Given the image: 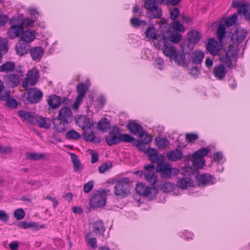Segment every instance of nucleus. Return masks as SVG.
<instances>
[{"instance_id": "1", "label": "nucleus", "mask_w": 250, "mask_h": 250, "mask_svg": "<svg viewBox=\"0 0 250 250\" xmlns=\"http://www.w3.org/2000/svg\"><path fill=\"white\" fill-rule=\"evenodd\" d=\"M247 32L243 30H236L234 33H233L231 37L232 44H229L228 49L225 54L220 57V61L222 62L221 65L231 69L232 67L233 61H236L237 54L240 49H238V44L241 43L245 39Z\"/></svg>"}, {"instance_id": "2", "label": "nucleus", "mask_w": 250, "mask_h": 250, "mask_svg": "<svg viewBox=\"0 0 250 250\" xmlns=\"http://www.w3.org/2000/svg\"><path fill=\"white\" fill-rule=\"evenodd\" d=\"M122 130L117 126L112 127L108 136L105 138L107 144L109 146L120 144L122 142L132 143L135 139L127 134H122Z\"/></svg>"}, {"instance_id": "3", "label": "nucleus", "mask_w": 250, "mask_h": 250, "mask_svg": "<svg viewBox=\"0 0 250 250\" xmlns=\"http://www.w3.org/2000/svg\"><path fill=\"white\" fill-rule=\"evenodd\" d=\"M155 166L154 164H149L144 166L143 170H138L134 172V174L140 177L144 176L145 180L152 185H154L157 181V175L155 173Z\"/></svg>"}, {"instance_id": "4", "label": "nucleus", "mask_w": 250, "mask_h": 250, "mask_svg": "<svg viewBox=\"0 0 250 250\" xmlns=\"http://www.w3.org/2000/svg\"><path fill=\"white\" fill-rule=\"evenodd\" d=\"M156 171L159 173L163 178L169 179L179 173V169L173 167L171 164L165 161L157 166Z\"/></svg>"}, {"instance_id": "5", "label": "nucleus", "mask_w": 250, "mask_h": 250, "mask_svg": "<svg viewBox=\"0 0 250 250\" xmlns=\"http://www.w3.org/2000/svg\"><path fill=\"white\" fill-rule=\"evenodd\" d=\"M110 192V190L104 189L98 191L93 195L90 200V205L92 208H99L104 207L106 203V195Z\"/></svg>"}, {"instance_id": "6", "label": "nucleus", "mask_w": 250, "mask_h": 250, "mask_svg": "<svg viewBox=\"0 0 250 250\" xmlns=\"http://www.w3.org/2000/svg\"><path fill=\"white\" fill-rule=\"evenodd\" d=\"M9 23L11 26L7 32L9 38L13 39L19 37L24 29L22 26V23L18 21V17L13 16L11 18L9 21Z\"/></svg>"}, {"instance_id": "7", "label": "nucleus", "mask_w": 250, "mask_h": 250, "mask_svg": "<svg viewBox=\"0 0 250 250\" xmlns=\"http://www.w3.org/2000/svg\"><path fill=\"white\" fill-rule=\"evenodd\" d=\"M144 7L148 11L149 17L150 19L161 18L162 15V10L158 6L156 0H145Z\"/></svg>"}, {"instance_id": "8", "label": "nucleus", "mask_w": 250, "mask_h": 250, "mask_svg": "<svg viewBox=\"0 0 250 250\" xmlns=\"http://www.w3.org/2000/svg\"><path fill=\"white\" fill-rule=\"evenodd\" d=\"M115 195L117 196L125 197L130 194L129 180L123 178L118 181L114 187Z\"/></svg>"}, {"instance_id": "9", "label": "nucleus", "mask_w": 250, "mask_h": 250, "mask_svg": "<svg viewBox=\"0 0 250 250\" xmlns=\"http://www.w3.org/2000/svg\"><path fill=\"white\" fill-rule=\"evenodd\" d=\"M136 192L141 196L152 198L158 193V189L154 187L146 186L143 183H138L136 186Z\"/></svg>"}, {"instance_id": "10", "label": "nucleus", "mask_w": 250, "mask_h": 250, "mask_svg": "<svg viewBox=\"0 0 250 250\" xmlns=\"http://www.w3.org/2000/svg\"><path fill=\"white\" fill-rule=\"evenodd\" d=\"M157 45L159 48L162 47V50L164 55L169 57L170 60L172 61V57L175 54L176 50L168 41L166 36L161 39V42H158Z\"/></svg>"}, {"instance_id": "11", "label": "nucleus", "mask_w": 250, "mask_h": 250, "mask_svg": "<svg viewBox=\"0 0 250 250\" xmlns=\"http://www.w3.org/2000/svg\"><path fill=\"white\" fill-rule=\"evenodd\" d=\"M21 75L14 73L6 74L3 76V81L7 87L14 88L20 84V76Z\"/></svg>"}, {"instance_id": "12", "label": "nucleus", "mask_w": 250, "mask_h": 250, "mask_svg": "<svg viewBox=\"0 0 250 250\" xmlns=\"http://www.w3.org/2000/svg\"><path fill=\"white\" fill-rule=\"evenodd\" d=\"M40 75L38 71L33 68L28 71L24 80L22 81V86L23 88L27 89L28 86H33L35 85L39 79Z\"/></svg>"}, {"instance_id": "13", "label": "nucleus", "mask_w": 250, "mask_h": 250, "mask_svg": "<svg viewBox=\"0 0 250 250\" xmlns=\"http://www.w3.org/2000/svg\"><path fill=\"white\" fill-rule=\"evenodd\" d=\"M42 92L36 87L30 88L27 93L26 104H37L40 102L42 99Z\"/></svg>"}, {"instance_id": "14", "label": "nucleus", "mask_w": 250, "mask_h": 250, "mask_svg": "<svg viewBox=\"0 0 250 250\" xmlns=\"http://www.w3.org/2000/svg\"><path fill=\"white\" fill-rule=\"evenodd\" d=\"M56 120H60L66 124L72 121V113L70 109L66 106L62 107L59 112L58 116Z\"/></svg>"}, {"instance_id": "15", "label": "nucleus", "mask_w": 250, "mask_h": 250, "mask_svg": "<svg viewBox=\"0 0 250 250\" xmlns=\"http://www.w3.org/2000/svg\"><path fill=\"white\" fill-rule=\"evenodd\" d=\"M233 6L238 8L239 14L243 15L250 22V4L238 1L234 3Z\"/></svg>"}, {"instance_id": "16", "label": "nucleus", "mask_w": 250, "mask_h": 250, "mask_svg": "<svg viewBox=\"0 0 250 250\" xmlns=\"http://www.w3.org/2000/svg\"><path fill=\"white\" fill-rule=\"evenodd\" d=\"M144 138V141H136L133 142V145L138 147V149L148 154V151L150 150L151 148H148L147 144L152 141L151 136L148 133H146Z\"/></svg>"}, {"instance_id": "17", "label": "nucleus", "mask_w": 250, "mask_h": 250, "mask_svg": "<svg viewBox=\"0 0 250 250\" xmlns=\"http://www.w3.org/2000/svg\"><path fill=\"white\" fill-rule=\"evenodd\" d=\"M18 114L22 122H26L32 125H35L37 123V119L34 112L20 110L18 111Z\"/></svg>"}, {"instance_id": "18", "label": "nucleus", "mask_w": 250, "mask_h": 250, "mask_svg": "<svg viewBox=\"0 0 250 250\" xmlns=\"http://www.w3.org/2000/svg\"><path fill=\"white\" fill-rule=\"evenodd\" d=\"M126 127L131 133L138 135L140 138L144 137L146 133L143 127L134 121H129L126 125Z\"/></svg>"}, {"instance_id": "19", "label": "nucleus", "mask_w": 250, "mask_h": 250, "mask_svg": "<svg viewBox=\"0 0 250 250\" xmlns=\"http://www.w3.org/2000/svg\"><path fill=\"white\" fill-rule=\"evenodd\" d=\"M198 185L200 187H205L214 183V177L208 173L199 174L196 176Z\"/></svg>"}, {"instance_id": "20", "label": "nucleus", "mask_w": 250, "mask_h": 250, "mask_svg": "<svg viewBox=\"0 0 250 250\" xmlns=\"http://www.w3.org/2000/svg\"><path fill=\"white\" fill-rule=\"evenodd\" d=\"M147 155L152 164H156L158 166L165 161L163 157L160 155L158 151L154 148H150V150L148 151Z\"/></svg>"}, {"instance_id": "21", "label": "nucleus", "mask_w": 250, "mask_h": 250, "mask_svg": "<svg viewBox=\"0 0 250 250\" xmlns=\"http://www.w3.org/2000/svg\"><path fill=\"white\" fill-rule=\"evenodd\" d=\"M67 98H64L63 101H62L61 98L56 95L50 96L48 100L47 103L48 105L53 109H56L58 108L61 104L62 103H65L66 101H67Z\"/></svg>"}, {"instance_id": "22", "label": "nucleus", "mask_w": 250, "mask_h": 250, "mask_svg": "<svg viewBox=\"0 0 250 250\" xmlns=\"http://www.w3.org/2000/svg\"><path fill=\"white\" fill-rule=\"evenodd\" d=\"M157 32L153 26H149L145 32L146 37L147 38L161 42V39L165 36L164 34L157 35Z\"/></svg>"}, {"instance_id": "23", "label": "nucleus", "mask_w": 250, "mask_h": 250, "mask_svg": "<svg viewBox=\"0 0 250 250\" xmlns=\"http://www.w3.org/2000/svg\"><path fill=\"white\" fill-rule=\"evenodd\" d=\"M29 53L33 61L39 62L43 56L44 50L41 46H35L30 48Z\"/></svg>"}, {"instance_id": "24", "label": "nucleus", "mask_w": 250, "mask_h": 250, "mask_svg": "<svg viewBox=\"0 0 250 250\" xmlns=\"http://www.w3.org/2000/svg\"><path fill=\"white\" fill-rule=\"evenodd\" d=\"M166 156L169 161L176 162L183 158V153L180 149L177 148L174 150L168 151Z\"/></svg>"}, {"instance_id": "25", "label": "nucleus", "mask_w": 250, "mask_h": 250, "mask_svg": "<svg viewBox=\"0 0 250 250\" xmlns=\"http://www.w3.org/2000/svg\"><path fill=\"white\" fill-rule=\"evenodd\" d=\"M20 36L22 42L29 44L35 39L36 34L35 31L33 30H26L24 31L23 30Z\"/></svg>"}, {"instance_id": "26", "label": "nucleus", "mask_w": 250, "mask_h": 250, "mask_svg": "<svg viewBox=\"0 0 250 250\" xmlns=\"http://www.w3.org/2000/svg\"><path fill=\"white\" fill-rule=\"evenodd\" d=\"M15 50L17 54L19 56H23L27 54L30 50V45L25 42H19L17 43Z\"/></svg>"}, {"instance_id": "27", "label": "nucleus", "mask_w": 250, "mask_h": 250, "mask_svg": "<svg viewBox=\"0 0 250 250\" xmlns=\"http://www.w3.org/2000/svg\"><path fill=\"white\" fill-rule=\"evenodd\" d=\"M227 69L223 65H219L214 67L213 73L214 76L219 80H223L226 75Z\"/></svg>"}, {"instance_id": "28", "label": "nucleus", "mask_w": 250, "mask_h": 250, "mask_svg": "<svg viewBox=\"0 0 250 250\" xmlns=\"http://www.w3.org/2000/svg\"><path fill=\"white\" fill-rule=\"evenodd\" d=\"M16 68L15 63L12 61H6L0 65V72L11 73L14 71Z\"/></svg>"}, {"instance_id": "29", "label": "nucleus", "mask_w": 250, "mask_h": 250, "mask_svg": "<svg viewBox=\"0 0 250 250\" xmlns=\"http://www.w3.org/2000/svg\"><path fill=\"white\" fill-rule=\"evenodd\" d=\"M185 56L186 55L183 52L178 53L176 51L175 54L172 57V61H174L178 65L188 66V64L185 62Z\"/></svg>"}, {"instance_id": "30", "label": "nucleus", "mask_w": 250, "mask_h": 250, "mask_svg": "<svg viewBox=\"0 0 250 250\" xmlns=\"http://www.w3.org/2000/svg\"><path fill=\"white\" fill-rule=\"evenodd\" d=\"M205 57L203 52L199 50L194 51L191 55V60L193 64L198 65L202 63Z\"/></svg>"}, {"instance_id": "31", "label": "nucleus", "mask_w": 250, "mask_h": 250, "mask_svg": "<svg viewBox=\"0 0 250 250\" xmlns=\"http://www.w3.org/2000/svg\"><path fill=\"white\" fill-rule=\"evenodd\" d=\"M202 37L200 33L196 30H191L188 34V42L192 44H197Z\"/></svg>"}, {"instance_id": "32", "label": "nucleus", "mask_w": 250, "mask_h": 250, "mask_svg": "<svg viewBox=\"0 0 250 250\" xmlns=\"http://www.w3.org/2000/svg\"><path fill=\"white\" fill-rule=\"evenodd\" d=\"M110 126V122L106 118H104L100 120L97 125V129L102 132L105 133L107 132Z\"/></svg>"}, {"instance_id": "33", "label": "nucleus", "mask_w": 250, "mask_h": 250, "mask_svg": "<svg viewBox=\"0 0 250 250\" xmlns=\"http://www.w3.org/2000/svg\"><path fill=\"white\" fill-rule=\"evenodd\" d=\"M93 232L98 235H102L105 231V228L104 222L102 220L95 221L93 224Z\"/></svg>"}, {"instance_id": "34", "label": "nucleus", "mask_w": 250, "mask_h": 250, "mask_svg": "<svg viewBox=\"0 0 250 250\" xmlns=\"http://www.w3.org/2000/svg\"><path fill=\"white\" fill-rule=\"evenodd\" d=\"M88 87L84 83H80L77 84L76 91L78 93L77 97L83 99L88 91Z\"/></svg>"}, {"instance_id": "35", "label": "nucleus", "mask_w": 250, "mask_h": 250, "mask_svg": "<svg viewBox=\"0 0 250 250\" xmlns=\"http://www.w3.org/2000/svg\"><path fill=\"white\" fill-rule=\"evenodd\" d=\"M70 156L72 162L73 164L74 170L75 172L80 171L82 169L83 167H82L80 161L78 158L77 156L74 153H71Z\"/></svg>"}, {"instance_id": "36", "label": "nucleus", "mask_w": 250, "mask_h": 250, "mask_svg": "<svg viewBox=\"0 0 250 250\" xmlns=\"http://www.w3.org/2000/svg\"><path fill=\"white\" fill-rule=\"evenodd\" d=\"M83 138L86 142H93L94 143H100L101 140L100 138H95L94 132H84Z\"/></svg>"}, {"instance_id": "37", "label": "nucleus", "mask_w": 250, "mask_h": 250, "mask_svg": "<svg viewBox=\"0 0 250 250\" xmlns=\"http://www.w3.org/2000/svg\"><path fill=\"white\" fill-rule=\"evenodd\" d=\"M170 27L175 31L184 33L185 31V28L183 24L180 23L179 21H174L170 24Z\"/></svg>"}, {"instance_id": "38", "label": "nucleus", "mask_w": 250, "mask_h": 250, "mask_svg": "<svg viewBox=\"0 0 250 250\" xmlns=\"http://www.w3.org/2000/svg\"><path fill=\"white\" fill-rule=\"evenodd\" d=\"M226 28L224 24H220L217 30V36L220 42H222L226 36Z\"/></svg>"}, {"instance_id": "39", "label": "nucleus", "mask_w": 250, "mask_h": 250, "mask_svg": "<svg viewBox=\"0 0 250 250\" xmlns=\"http://www.w3.org/2000/svg\"><path fill=\"white\" fill-rule=\"evenodd\" d=\"M26 158L28 160L38 161L42 159L44 157V154L43 153H29L27 152L25 154Z\"/></svg>"}, {"instance_id": "40", "label": "nucleus", "mask_w": 250, "mask_h": 250, "mask_svg": "<svg viewBox=\"0 0 250 250\" xmlns=\"http://www.w3.org/2000/svg\"><path fill=\"white\" fill-rule=\"evenodd\" d=\"M37 123L41 128H49L51 125V123L49 119H47L43 117H41L39 119H37Z\"/></svg>"}, {"instance_id": "41", "label": "nucleus", "mask_w": 250, "mask_h": 250, "mask_svg": "<svg viewBox=\"0 0 250 250\" xmlns=\"http://www.w3.org/2000/svg\"><path fill=\"white\" fill-rule=\"evenodd\" d=\"M209 152V150L208 147H202L195 152H194L192 156L198 157L201 159H204V157L207 156Z\"/></svg>"}, {"instance_id": "42", "label": "nucleus", "mask_w": 250, "mask_h": 250, "mask_svg": "<svg viewBox=\"0 0 250 250\" xmlns=\"http://www.w3.org/2000/svg\"><path fill=\"white\" fill-rule=\"evenodd\" d=\"M192 157L193 166L196 168H202L205 165V159L192 156Z\"/></svg>"}, {"instance_id": "43", "label": "nucleus", "mask_w": 250, "mask_h": 250, "mask_svg": "<svg viewBox=\"0 0 250 250\" xmlns=\"http://www.w3.org/2000/svg\"><path fill=\"white\" fill-rule=\"evenodd\" d=\"M156 145L160 148H164L169 145V141L167 138H160L155 139Z\"/></svg>"}, {"instance_id": "44", "label": "nucleus", "mask_w": 250, "mask_h": 250, "mask_svg": "<svg viewBox=\"0 0 250 250\" xmlns=\"http://www.w3.org/2000/svg\"><path fill=\"white\" fill-rule=\"evenodd\" d=\"M54 128L57 132L59 133H62L67 129L66 124L62 121L59 124H57L55 122L53 123Z\"/></svg>"}, {"instance_id": "45", "label": "nucleus", "mask_w": 250, "mask_h": 250, "mask_svg": "<svg viewBox=\"0 0 250 250\" xmlns=\"http://www.w3.org/2000/svg\"><path fill=\"white\" fill-rule=\"evenodd\" d=\"M18 17V21L20 23H22V26L23 27V29H24L25 27H27L28 26H31L34 22V21L33 20L31 19L30 18H26L25 19H22L21 17Z\"/></svg>"}, {"instance_id": "46", "label": "nucleus", "mask_w": 250, "mask_h": 250, "mask_svg": "<svg viewBox=\"0 0 250 250\" xmlns=\"http://www.w3.org/2000/svg\"><path fill=\"white\" fill-rule=\"evenodd\" d=\"M131 25L134 28H137L142 25H145L146 23L145 21L139 20L136 17L132 18L130 20Z\"/></svg>"}, {"instance_id": "47", "label": "nucleus", "mask_w": 250, "mask_h": 250, "mask_svg": "<svg viewBox=\"0 0 250 250\" xmlns=\"http://www.w3.org/2000/svg\"><path fill=\"white\" fill-rule=\"evenodd\" d=\"M216 42L213 39L210 38L206 44L207 50L210 53H213L216 47Z\"/></svg>"}, {"instance_id": "48", "label": "nucleus", "mask_w": 250, "mask_h": 250, "mask_svg": "<svg viewBox=\"0 0 250 250\" xmlns=\"http://www.w3.org/2000/svg\"><path fill=\"white\" fill-rule=\"evenodd\" d=\"M65 137L68 139L77 140L80 138V134L74 130L68 131L65 134Z\"/></svg>"}, {"instance_id": "49", "label": "nucleus", "mask_w": 250, "mask_h": 250, "mask_svg": "<svg viewBox=\"0 0 250 250\" xmlns=\"http://www.w3.org/2000/svg\"><path fill=\"white\" fill-rule=\"evenodd\" d=\"M190 180L188 178L179 179L177 182L178 187L181 189H186L189 185Z\"/></svg>"}, {"instance_id": "50", "label": "nucleus", "mask_w": 250, "mask_h": 250, "mask_svg": "<svg viewBox=\"0 0 250 250\" xmlns=\"http://www.w3.org/2000/svg\"><path fill=\"white\" fill-rule=\"evenodd\" d=\"M169 12L170 18L173 21H176L180 14V9L177 7H174L172 9H170Z\"/></svg>"}, {"instance_id": "51", "label": "nucleus", "mask_w": 250, "mask_h": 250, "mask_svg": "<svg viewBox=\"0 0 250 250\" xmlns=\"http://www.w3.org/2000/svg\"><path fill=\"white\" fill-rule=\"evenodd\" d=\"M182 40V35L179 33H173L170 35L168 41L173 43H179Z\"/></svg>"}, {"instance_id": "52", "label": "nucleus", "mask_w": 250, "mask_h": 250, "mask_svg": "<svg viewBox=\"0 0 250 250\" xmlns=\"http://www.w3.org/2000/svg\"><path fill=\"white\" fill-rule=\"evenodd\" d=\"M14 215L17 220H20L24 217L25 213L22 208H18L15 211Z\"/></svg>"}, {"instance_id": "53", "label": "nucleus", "mask_w": 250, "mask_h": 250, "mask_svg": "<svg viewBox=\"0 0 250 250\" xmlns=\"http://www.w3.org/2000/svg\"><path fill=\"white\" fill-rule=\"evenodd\" d=\"M237 18V15L236 14H234L232 16L228 17L226 21V25L228 27L232 26L236 22Z\"/></svg>"}, {"instance_id": "54", "label": "nucleus", "mask_w": 250, "mask_h": 250, "mask_svg": "<svg viewBox=\"0 0 250 250\" xmlns=\"http://www.w3.org/2000/svg\"><path fill=\"white\" fill-rule=\"evenodd\" d=\"M199 136L195 133H187L186 134V140L188 143H193L198 140Z\"/></svg>"}, {"instance_id": "55", "label": "nucleus", "mask_w": 250, "mask_h": 250, "mask_svg": "<svg viewBox=\"0 0 250 250\" xmlns=\"http://www.w3.org/2000/svg\"><path fill=\"white\" fill-rule=\"evenodd\" d=\"M112 167V163H105L103 164V165L100 166L99 167V171L100 173H103L105 172L106 170L109 169Z\"/></svg>"}, {"instance_id": "56", "label": "nucleus", "mask_w": 250, "mask_h": 250, "mask_svg": "<svg viewBox=\"0 0 250 250\" xmlns=\"http://www.w3.org/2000/svg\"><path fill=\"white\" fill-rule=\"evenodd\" d=\"M18 227L20 228L26 229L35 226V223H27L24 221L20 222L18 223Z\"/></svg>"}, {"instance_id": "57", "label": "nucleus", "mask_w": 250, "mask_h": 250, "mask_svg": "<svg viewBox=\"0 0 250 250\" xmlns=\"http://www.w3.org/2000/svg\"><path fill=\"white\" fill-rule=\"evenodd\" d=\"M6 104L8 107L12 108H16L17 106L16 100L10 97L6 101Z\"/></svg>"}, {"instance_id": "58", "label": "nucleus", "mask_w": 250, "mask_h": 250, "mask_svg": "<svg viewBox=\"0 0 250 250\" xmlns=\"http://www.w3.org/2000/svg\"><path fill=\"white\" fill-rule=\"evenodd\" d=\"M94 186L93 182L91 181L85 184L83 186V190L85 193L89 192Z\"/></svg>"}, {"instance_id": "59", "label": "nucleus", "mask_w": 250, "mask_h": 250, "mask_svg": "<svg viewBox=\"0 0 250 250\" xmlns=\"http://www.w3.org/2000/svg\"><path fill=\"white\" fill-rule=\"evenodd\" d=\"M173 188V185L170 182L165 183L162 187L163 189L166 192L171 191Z\"/></svg>"}, {"instance_id": "60", "label": "nucleus", "mask_w": 250, "mask_h": 250, "mask_svg": "<svg viewBox=\"0 0 250 250\" xmlns=\"http://www.w3.org/2000/svg\"><path fill=\"white\" fill-rule=\"evenodd\" d=\"M9 20V17L7 15L4 14L0 15V27L3 26Z\"/></svg>"}, {"instance_id": "61", "label": "nucleus", "mask_w": 250, "mask_h": 250, "mask_svg": "<svg viewBox=\"0 0 250 250\" xmlns=\"http://www.w3.org/2000/svg\"><path fill=\"white\" fill-rule=\"evenodd\" d=\"M8 47L6 43L4 42H0V54L3 55L6 53Z\"/></svg>"}, {"instance_id": "62", "label": "nucleus", "mask_w": 250, "mask_h": 250, "mask_svg": "<svg viewBox=\"0 0 250 250\" xmlns=\"http://www.w3.org/2000/svg\"><path fill=\"white\" fill-rule=\"evenodd\" d=\"M199 68L198 66L192 67L190 69V74L194 78H197L199 76Z\"/></svg>"}, {"instance_id": "63", "label": "nucleus", "mask_w": 250, "mask_h": 250, "mask_svg": "<svg viewBox=\"0 0 250 250\" xmlns=\"http://www.w3.org/2000/svg\"><path fill=\"white\" fill-rule=\"evenodd\" d=\"M83 99H82L81 98L78 97L77 96L76 100L74 101L73 105L72 107L74 110H77L79 108V106L82 103Z\"/></svg>"}, {"instance_id": "64", "label": "nucleus", "mask_w": 250, "mask_h": 250, "mask_svg": "<svg viewBox=\"0 0 250 250\" xmlns=\"http://www.w3.org/2000/svg\"><path fill=\"white\" fill-rule=\"evenodd\" d=\"M10 97L9 91H5L3 93H0V100L2 101H6Z\"/></svg>"}]
</instances>
